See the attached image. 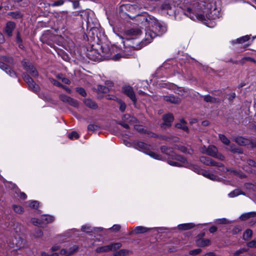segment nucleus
Returning <instances> with one entry per match:
<instances>
[{"label": "nucleus", "mask_w": 256, "mask_h": 256, "mask_svg": "<svg viewBox=\"0 0 256 256\" xmlns=\"http://www.w3.org/2000/svg\"><path fill=\"white\" fill-rule=\"evenodd\" d=\"M160 149L162 153L167 155L170 158H173L174 156V152L172 148L168 147L166 146H160Z\"/></svg>", "instance_id": "17"}, {"label": "nucleus", "mask_w": 256, "mask_h": 256, "mask_svg": "<svg viewBox=\"0 0 256 256\" xmlns=\"http://www.w3.org/2000/svg\"><path fill=\"white\" fill-rule=\"evenodd\" d=\"M102 54V56L109 57L110 56V50L108 47L102 46H101Z\"/></svg>", "instance_id": "34"}, {"label": "nucleus", "mask_w": 256, "mask_h": 256, "mask_svg": "<svg viewBox=\"0 0 256 256\" xmlns=\"http://www.w3.org/2000/svg\"><path fill=\"white\" fill-rule=\"evenodd\" d=\"M43 235V232L41 229L40 228H36L35 230L34 236L36 238H40Z\"/></svg>", "instance_id": "53"}, {"label": "nucleus", "mask_w": 256, "mask_h": 256, "mask_svg": "<svg viewBox=\"0 0 256 256\" xmlns=\"http://www.w3.org/2000/svg\"><path fill=\"white\" fill-rule=\"evenodd\" d=\"M240 194H244V193L242 192L240 190L238 189H236L234 190L231 192L230 193H229L228 196L230 198H234Z\"/></svg>", "instance_id": "35"}, {"label": "nucleus", "mask_w": 256, "mask_h": 256, "mask_svg": "<svg viewBox=\"0 0 256 256\" xmlns=\"http://www.w3.org/2000/svg\"><path fill=\"white\" fill-rule=\"evenodd\" d=\"M68 2L72 3L73 8L74 9L77 8L80 6V2L78 0H67Z\"/></svg>", "instance_id": "57"}, {"label": "nucleus", "mask_w": 256, "mask_h": 256, "mask_svg": "<svg viewBox=\"0 0 256 256\" xmlns=\"http://www.w3.org/2000/svg\"><path fill=\"white\" fill-rule=\"evenodd\" d=\"M234 141L240 146H246L250 145L252 148H256V140L253 138H246L242 136H237Z\"/></svg>", "instance_id": "5"}, {"label": "nucleus", "mask_w": 256, "mask_h": 256, "mask_svg": "<svg viewBox=\"0 0 256 256\" xmlns=\"http://www.w3.org/2000/svg\"><path fill=\"white\" fill-rule=\"evenodd\" d=\"M28 88L34 92L37 93L40 91V86L34 80L28 84Z\"/></svg>", "instance_id": "22"}, {"label": "nucleus", "mask_w": 256, "mask_h": 256, "mask_svg": "<svg viewBox=\"0 0 256 256\" xmlns=\"http://www.w3.org/2000/svg\"><path fill=\"white\" fill-rule=\"evenodd\" d=\"M81 230L82 232H92L93 230V229L90 226L84 225L82 226Z\"/></svg>", "instance_id": "49"}, {"label": "nucleus", "mask_w": 256, "mask_h": 256, "mask_svg": "<svg viewBox=\"0 0 256 256\" xmlns=\"http://www.w3.org/2000/svg\"><path fill=\"white\" fill-rule=\"evenodd\" d=\"M200 160L205 165L218 167L219 170L221 172L228 170L226 168L224 167L222 163L216 162L209 157L201 156L200 158Z\"/></svg>", "instance_id": "3"}, {"label": "nucleus", "mask_w": 256, "mask_h": 256, "mask_svg": "<svg viewBox=\"0 0 256 256\" xmlns=\"http://www.w3.org/2000/svg\"><path fill=\"white\" fill-rule=\"evenodd\" d=\"M68 104L71 106L75 108L78 107L79 104L77 100L71 97Z\"/></svg>", "instance_id": "43"}, {"label": "nucleus", "mask_w": 256, "mask_h": 256, "mask_svg": "<svg viewBox=\"0 0 256 256\" xmlns=\"http://www.w3.org/2000/svg\"><path fill=\"white\" fill-rule=\"evenodd\" d=\"M212 8V4L208 0H192L184 10V14L192 20L204 22L206 18H212L211 16Z\"/></svg>", "instance_id": "1"}, {"label": "nucleus", "mask_w": 256, "mask_h": 256, "mask_svg": "<svg viewBox=\"0 0 256 256\" xmlns=\"http://www.w3.org/2000/svg\"><path fill=\"white\" fill-rule=\"evenodd\" d=\"M0 68L4 71L12 78H18V75L13 68L3 62H0Z\"/></svg>", "instance_id": "9"}, {"label": "nucleus", "mask_w": 256, "mask_h": 256, "mask_svg": "<svg viewBox=\"0 0 256 256\" xmlns=\"http://www.w3.org/2000/svg\"><path fill=\"white\" fill-rule=\"evenodd\" d=\"M216 223L218 224H228L230 222L226 218H222L216 220Z\"/></svg>", "instance_id": "59"}, {"label": "nucleus", "mask_w": 256, "mask_h": 256, "mask_svg": "<svg viewBox=\"0 0 256 256\" xmlns=\"http://www.w3.org/2000/svg\"><path fill=\"white\" fill-rule=\"evenodd\" d=\"M202 252V250L200 248H196L195 250H191L189 252V254L190 255H196L199 254Z\"/></svg>", "instance_id": "61"}, {"label": "nucleus", "mask_w": 256, "mask_h": 256, "mask_svg": "<svg viewBox=\"0 0 256 256\" xmlns=\"http://www.w3.org/2000/svg\"><path fill=\"white\" fill-rule=\"evenodd\" d=\"M163 99L166 102L175 104H179L181 102V99L179 97L173 94L164 96Z\"/></svg>", "instance_id": "15"}, {"label": "nucleus", "mask_w": 256, "mask_h": 256, "mask_svg": "<svg viewBox=\"0 0 256 256\" xmlns=\"http://www.w3.org/2000/svg\"><path fill=\"white\" fill-rule=\"evenodd\" d=\"M12 208L16 213L18 214H21L24 212V208L20 206L14 204L12 205Z\"/></svg>", "instance_id": "37"}, {"label": "nucleus", "mask_w": 256, "mask_h": 256, "mask_svg": "<svg viewBox=\"0 0 256 256\" xmlns=\"http://www.w3.org/2000/svg\"><path fill=\"white\" fill-rule=\"evenodd\" d=\"M2 60L10 64H14V59L12 57L4 56L2 58Z\"/></svg>", "instance_id": "55"}, {"label": "nucleus", "mask_w": 256, "mask_h": 256, "mask_svg": "<svg viewBox=\"0 0 256 256\" xmlns=\"http://www.w3.org/2000/svg\"><path fill=\"white\" fill-rule=\"evenodd\" d=\"M195 226V224L192 222L178 224V228L179 230H186L192 228Z\"/></svg>", "instance_id": "20"}, {"label": "nucleus", "mask_w": 256, "mask_h": 256, "mask_svg": "<svg viewBox=\"0 0 256 256\" xmlns=\"http://www.w3.org/2000/svg\"><path fill=\"white\" fill-rule=\"evenodd\" d=\"M68 137L70 139L73 140L74 138L78 139L79 138V134L76 131H72L68 134Z\"/></svg>", "instance_id": "50"}, {"label": "nucleus", "mask_w": 256, "mask_h": 256, "mask_svg": "<svg viewBox=\"0 0 256 256\" xmlns=\"http://www.w3.org/2000/svg\"><path fill=\"white\" fill-rule=\"evenodd\" d=\"M110 250H115L117 249L120 248L122 246V244L120 242L112 243L109 244Z\"/></svg>", "instance_id": "42"}, {"label": "nucleus", "mask_w": 256, "mask_h": 256, "mask_svg": "<svg viewBox=\"0 0 256 256\" xmlns=\"http://www.w3.org/2000/svg\"><path fill=\"white\" fill-rule=\"evenodd\" d=\"M248 248H241L236 251L233 255L234 256H246L248 254Z\"/></svg>", "instance_id": "25"}, {"label": "nucleus", "mask_w": 256, "mask_h": 256, "mask_svg": "<svg viewBox=\"0 0 256 256\" xmlns=\"http://www.w3.org/2000/svg\"><path fill=\"white\" fill-rule=\"evenodd\" d=\"M122 91L124 94L128 96L132 100L134 104L136 106L137 99L133 88L130 86L125 85L122 86Z\"/></svg>", "instance_id": "7"}, {"label": "nucleus", "mask_w": 256, "mask_h": 256, "mask_svg": "<svg viewBox=\"0 0 256 256\" xmlns=\"http://www.w3.org/2000/svg\"><path fill=\"white\" fill-rule=\"evenodd\" d=\"M133 146L138 150H142L146 154V151H148L151 147L150 145L140 141L134 142Z\"/></svg>", "instance_id": "13"}, {"label": "nucleus", "mask_w": 256, "mask_h": 256, "mask_svg": "<svg viewBox=\"0 0 256 256\" xmlns=\"http://www.w3.org/2000/svg\"><path fill=\"white\" fill-rule=\"evenodd\" d=\"M196 244L200 246H205L210 244V240L208 239H198Z\"/></svg>", "instance_id": "28"}, {"label": "nucleus", "mask_w": 256, "mask_h": 256, "mask_svg": "<svg viewBox=\"0 0 256 256\" xmlns=\"http://www.w3.org/2000/svg\"><path fill=\"white\" fill-rule=\"evenodd\" d=\"M186 122L184 120H180V122L177 123L176 124V127L178 128H180L184 131L188 132V127L186 126Z\"/></svg>", "instance_id": "26"}, {"label": "nucleus", "mask_w": 256, "mask_h": 256, "mask_svg": "<svg viewBox=\"0 0 256 256\" xmlns=\"http://www.w3.org/2000/svg\"><path fill=\"white\" fill-rule=\"evenodd\" d=\"M109 251H110L109 245L98 247L96 250V252L98 253L106 252Z\"/></svg>", "instance_id": "29"}, {"label": "nucleus", "mask_w": 256, "mask_h": 256, "mask_svg": "<svg viewBox=\"0 0 256 256\" xmlns=\"http://www.w3.org/2000/svg\"><path fill=\"white\" fill-rule=\"evenodd\" d=\"M84 102L86 104V106L88 107L89 108H92L94 110H96L98 108L97 104L94 101L92 100L91 99H90V98L85 99L84 100Z\"/></svg>", "instance_id": "21"}, {"label": "nucleus", "mask_w": 256, "mask_h": 256, "mask_svg": "<svg viewBox=\"0 0 256 256\" xmlns=\"http://www.w3.org/2000/svg\"><path fill=\"white\" fill-rule=\"evenodd\" d=\"M76 91L79 93L82 96H86V92L84 89L82 87L76 88Z\"/></svg>", "instance_id": "54"}, {"label": "nucleus", "mask_w": 256, "mask_h": 256, "mask_svg": "<svg viewBox=\"0 0 256 256\" xmlns=\"http://www.w3.org/2000/svg\"><path fill=\"white\" fill-rule=\"evenodd\" d=\"M29 206L32 208L37 209L39 206V203L36 200H32L29 202Z\"/></svg>", "instance_id": "48"}, {"label": "nucleus", "mask_w": 256, "mask_h": 256, "mask_svg": "<svg viewBox=\"0 0 256 256\" xmlns=\"http://www.w3.org/2000/svg\"><path fill=\"white\" fill-rule=\"evenodd\" d=\"M134 128L141 134H146L151 138H158V136L157 134L144 128H143L141 125L136 124L134 126Z\"/></svg>", "instance_id": "11"}, {"label": "nucleus", "mask_w": 256, "mask_h": 256, "mask_svg": "<svg viewBox=\"0 0 256 256\" xmlns=\"http://www.w3.org/2000/svg\"><path fill=\"white\" fill-rule=\"evenodd\" d=\"M8 184L9 188L14 191V192L18 194V192H20V189L18 186L12 182H8Z\"/></svg>", "instance_id": "38"}, {"label": "nucleus", "mask_w": 256, "mask_h": 256, "mask_svg": "<svg viewBox=\"0 0 256 256\" xmlns=\"http://www.w3.org/2000/svg\"><path fill=\"white\" fill-rule=\"evenodd\" d=\"M120 226L119 224H114L111 228L110 230L114 232H118L120 229Z\"/></svg>", "instance_id": "62"}, {"label": "nucleus", "mask_w": 256, "mask_h": 256, "mask_svg": "<svg viewBox=\"0 0 256 256\" xmlns=\"http://www.w3.org/2000/svg\"><path fill=\"white\" fill-rule=\"evenodd\" d=\"M70 98V96L64 94H61L59 96V98L60 100L65 103H68Z\"/></svg>", "instance_id": "44"}, {"label": "nucleus", "mask_w": 256, "mask_h": 256, "mask_svg": "<svg viewBox=\"0 0 256 256\" xmlns=\"http://www.w3.org/2000/svg\"><path fill=\"white\" fill-rule=\"evenodd\" d=\"M150 230V228H148L142 226H138L134 228V232L136 234H144L148 232Z\"/></svg>", "instance_id": "23"}, {"label": "nucleus", "mask_w": 256, "mask_h": 256, "mask_svg": "<svg viewBox=\"0 0 256 256\" xmlns=\"http://www.w3.org/2000/svg\"><path fill=\"white\" fill-rule=\"evenodd\" d=\"M202 175L205 176L206 178H208L211 180H216V176L214 174H211L208 171L203 170L202 172Z\"/></svg>", "instance_id": "32"}, {"label": "nucleus", "mask_w": 256, "mask_h": 256, "mask_svg": "<svg viewBox=\"0 0 256 256\" xmlns=\"http://www.w3.org/2000/svg\"><path fill=\"white\" fill-rule=\"evenodd\" d=\"M230 150L233 153H238V154H242V148H233V146L232 145L230 147Z\"/></svg>", "instance_id": "47"}, {"label": "nucleus", "mask_w": 256, "mask_h": 256, "mask_svg": "<svg viewBox=\"0 0 256 256\" xmlns=\"http://www.w3.org/2000/svg\"><path fill=\"white\" fill-rule=\"evenodd\" d=\"M122 120L130 124H135L138 122V120L136 117L128 114H124L122 116Z\"/></svg>", "instance_id": "18"}, {"label": "nucleus", "mask_w": 256, "mask_h": 256, "mask_svg": "<svg viewBox=\"0 0 256 256\" xmlns=\"http://www.w3.org/2000/svg\"><path fill=\"white\" fill-rule=\"evenodd\" d=\"M8 14L15 19L20 18L23 16V14L18 11L9 12Z\"/></svg>", "instance_id": "30"}, {"label": "nucleus", "mask_w": 256, "mask_h": 256, "mask_svg": "<svg viewBox=\"0 0 256 256\" xmlns=\"http://www.w3.org/2000/svg\"><path fill=\"white\" fill-rule=\"evenodd\" d=\"M54 218L49 215H44L41 218L42 222L46 224L52 222L54 221Z\"/></svg>", "instance_id": "31"}, {"label": "nucleus", "mask_w": 256, "mask_h": 256, "mask_svg": "<svg viewBox=\"0 0 256 256\" xmlns=\"http://www.w3.org/2000/svg\"><path fill=\"white\" fill-rule=\"evenodd\" d=\"M219 138L224 144L226 145L229 144L230 141L224 135L222 134H219Z\"/></svg>", "instance_id": "41"}, {"label": "nucleus", "mask_w": 256, "mask_h": 256, "mask_svg": "<svg viewBox=\"0 0 256 256\" xmlns=\"http://www.w3.org/2000/svg\"><path fill=\"white\" fill-rule=\"evenodd\" d=\"M154 18V17H152L146 14H143L137 16L136 20L138 22V24L141 25V26H144L146 28H150L152 22Z\"/></svg>", "instance_id": "4"}, {"label": "nucleus", "mask_w": 256, "mask_h": 256, "mask_svg": "<svg viewBox=\"0 0 256 256\" xmlns=\"http://www.w3.org/2000/svg\"><path fill=\"white\" fill-rule=\"evenodd\" d=\"M22 64L24 68L34 78L38 77V72L32 63L26 60H23L22 61Z\"/></svg>", "instance_id": "6"}, {"label": "nucleus", "mask_w": 256, "mask_h": 256, "mask_svg": "<svg viewBox=\"0 0 256 256\" xmlns=\"http://www.w3.org/2000/svg\"><path fill=\"white\" fill-rule=\"evenodd\" d=\"M65 2V0H58L54 2L53 3L50 4V6L54 7L62 6Z\"/></svg>", "instance_id": "51"}, {"label": "nucleus", "mask_w": 256, "mask_h": 256, "mask_svg": "<svg viewBox=\"0 0 256 256\" xmlns=\"http://www.w3.org/2000/svg\"><path fill=\"white\" fill-rule=\"evenodd\" d=\"M174 120V116L172 114H164L162 116L164 122L161 124V127L166 128L172 125V122Z\"/></svg>", "instance_id": "12"}, {"label": "nucleus", "mask_w": 256, "mask_h": 256, "mask_svg": "<svg viewBox=\"0 0 256 256\" xmlns=\"http://www.w3.org/2000/svg\"><path fill=\"white\" fill-rule=\"evenodd\" d=\"M173 158H175L176 160L180 161L182 163H184L186 162V160L184 157L180 155H176L174 152Z\"/></svg>", "instance_id": "52"}, {"label": "nucleus", "mask_w": 256, "mask_h": 256, "mask_svg": "<svg viewBox=\"0 0 256 256\" xmlns=\"http://www.w3.org/2000/svg\"><path fill=\"white\" fill-rule=\"evenodd\" d=\"M246 246L250 248H256V240H254L247 242Z\"/></svg>", "instance_id": "58"}, {"label": "nucleus", "mask_w": 256, "mask_h": 256, "mask_svg": "<svg viewBox=\"0 0 256 256\" xmlns=\"http://www.w3.org/2000/svg\"><path fill=\"white\" fill-rule=\"evenodd\" d=\"M100 126L98 125L90 124L88 126V131L95 132L100 129Z\"/></svg>", "instance_id": "45"}, {"label": "nucleus", "mask_w": 256, "mask_h": 256, "mask_svg": "<svg viewBox=\"0 0 256 256\" xmlns=\"http://www.w3.org/2000/svg\"><path fill=\"white\" fill-rule=\"evenodd\" d=\"M252 235V231L250 229L246 230L243 234V238L244 240H248Z\"/></svg>", "instance_id": "36"}, {"label": "nucleus", "mask_w": 256, "mask_h": 256, "mask_svg": "<svg viewBox=\"0 0 256 256\" xmlns=\"http://www.w3.org/2000/svg\"><path fill=\"white\" fill-rule=\"evenodd\" d=\"M22 78L27 84L30 83L32 82L34 80L33 79L26 73H23Z\"/></svg>", "instance_id": "40"}, {"label": "nucleus", "mask_w": 256, "mask_h": 256, "mask_svg": "<svg viewBox=\"0 0 256 256\" xmlns=\"http://www.w3.org/2000/svg\"><path fill=\"white\" fill-rule=\"evenodd\" d=\"M128 254V250L125 249H122L119 251L116 252L114 254V256H124Z\"/></svg>", "instance_id": "46"}, {"label": "nucleus", "mask_w": 256, "mask_h": 256, "mask_svg": "<svg viewBox=\"0 0 256 256\" xmlns=\"http://www.w3.org/2000/svg\"><path fill=\"white\" fill-rule=\"evenodd\" d=\"M178 150L181 152H184V153L190 154V152H189V150H188V148L184 146H178Z\"/></svg>", "instance_id": "56"}, {"label": "nucleus", "mask_w": 256, "mask_h": 256, "mask_svg": "<svg viewBox=\"0 0 256 256\" xmlns=\"http://www.w3.org/2000/svg\"><path fill=\"white\" fill-rule=\"evenodd\" d=\"M256 217V212H251L242 214L240 218L242 220H246L249 218Z\"/></svg>", "instance_id": "24"}, {"label": "nucleus", "mask_w": 256, "mask_h": 256, "mask_svg": "<svg viewBox=\"0 0 256 256\" xmlns=\"http://www.w3.org/2000/svg\"><path fill=\"white\" fill-rule=\"evenodd\" d=\"M142 33V30L138 28H130L125 32V34L128 37V40L138 38Z\"/></svg>", "instance_id": "10"}, {"label": "nucleus", "mask_w": 256, "mask_h": 256, "mask_svg": "<svg viewBox=\"0 0 256 256\" xmlns=\"http://www.w3.org/2000/svg\"><path fill=\"white\" fill-rule=\"evenodd\" d=\"M97 90L98 92L102 93H106L109 92V88L107 86L102 85H98Z\"/></svg>", "instance_id": "39"}, {"label": "nucleus", "mask_w": 256, "mask_h": 256, "mask_svg": "<svg viewBox=\"0 0 256 256\" xmlns=\"http://www.w3.org/2000/svg\"><path fill=\"white\" fill-rule=\"evenodd\" d=\"M247 163L250 166L256 168V162L254 160L249 159L247 160Z\"/></svg>", "instance_id": "64"}, {"label": "nucleus", "mask_w": 256, "mask_h": 256, "mask_svg": "<svg viewBox=\"0 0 256 256\" xmlns=\"http://www.w3.org/2000/svg\"><path fill=\"white\" fill-rule=\"evenodd\" d=\"M16 41L17 44L22 43V40L20 37V34L19 32H17Z\"/></svg>", "instance_id": "63"}, {"label": "nucleus", "mask_w": 256, "mask_h": 256, "mask_svg": "<svg viewBox=\"0 0 256 256\" xmlns=\"http://www.w3.org/2000/svg\"><path fill=\"white\" fill-rule=\"evenodd\" d=\"M150 27L152 30H146L145 37L140 42L139 48L150 44L156 36H162L167 31L166 24L162 22H159L154 18L152 20Z\"/></svg>", "instance_id": "2"}, {"label": "nucleus", "mask_w": 256, "mask_h": 256, "mask_svg": "<svg viewBox=\"0 0 256 256\" xmlns=\"http://www.w3.org/2000/svg\"><path fill=\"white\" fill-rule=\"evenodd\" d=\"M119 103L120 104V110L121 112H124L126 108V104L123 101L120 100Z\"/></svg>", "instance_id": "60"}, {"label": "nucleus", "mask_w": 256, "mask_h": 256, "mask_svg": "<svg viewBox=\"0 0 256 256\" xmlns=\"http://www.w3.org/2000/svg\"><path fill=\"white\" fill-rule=\"evenodd\" d=\"M207 154L209 156L214 157L220 160H224V156L220 152H218L217 148L214 145L208 146Z\"/></svg>", "instance_id": "8"}, {"label": "nucleus", "mask_w": 256, "mask_h": 256, "mask_svg": "<svg viewBox=\"0 0 256 256\" xmlns=\"http://www.w3.org/2000/svg\"><path fill=\"white\" fill-rule=\"evenodd\" d=\"M24 240L20 237L12 239V244L10 246L14 249L20 248L24 246Z\"/></svg>", "instance_id": "16"}, {"label": "nucleus", "mask_w": 256, "mask_h": 256, "mask_svg": "<svg viewBox=\"0 0 256 256\" xmlns=\"http://www.w3.org/2000/svg\"><path fill=\"white\" fill-rule=\"evenodd\" d=\"M146 154L156 160L162 159V156L160 155L151 151L150 148L148 151H146Z\"/></svg>", "instance_id": "33"}, {"label": "nucleus", "mask_w": 256, "mask_h": 256, "mask_svg": "<svg viewBox=\"0 0 256 256\" xmlns=\"http://www.w3.org/2000/svg\"><path fill=\"white\" fill-rule=\"evenodd\" d=\"M250 39V36L246 35L240 38H239L236 40H232L231 41V43L232 44H243L246 42H248Z\"/></svg>", "instance_id": "19"}, {"label": "nucleus", "mask_w": 256, "mask_h": 256, "mask_svg": "<svg viewBox=\"0 0 256 256\" xmlns=\"http://www.w3.org/2000/svg\"><path fill=\"white\" fill-rule=\"evenodd\" d=\"M16 23L14 22H8L4 29V32L8 35V36L11 37L12 36V32L16 28Z\"/></svg>", "instance_id": "14"}, {"label": "nucleus", "mask_w": 256, "mask_h": 256, "mask_svg": "<svg viewBox=\"0 0 256 256\" xmlns=\"http://www.w3.org/2000/svg\"><path fill=\"white\" fill-rule=\"evenodd\" d=\"M204 100L208 102L217 103L219 102V100L217 98L212 97L210 95H206L204 96Z\"/></svg>", "instance_id": "27"}]
</instances>
